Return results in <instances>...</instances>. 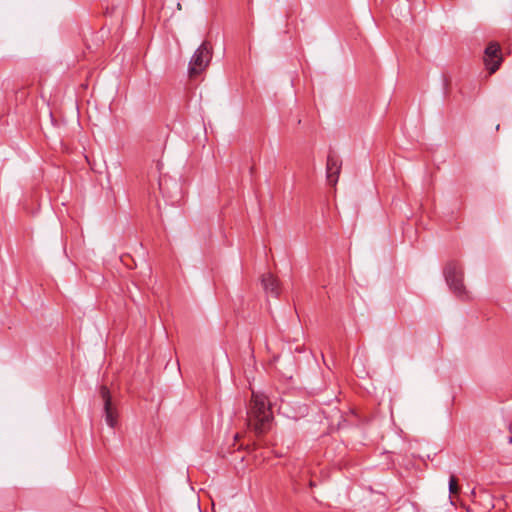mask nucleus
<instances>
[{"label":"nucleus","instance_id":"1","mask_svg":"<svg viewBox=\"0 0 512 512\" xmlns=\"http://www.w3.org/2000/svg\"><path fill=\"white\" fill-rule=\"evenodd\" d=\"M248 426L260 435L269 430L273 419L270 403L263 394L252 393L250 408L248 411Z\"/></svg>","mask_w":512,"mask_h":512},{"label":"nucleus","instance_id":"2","mask_svg":"<svg viewBox=\"0 0 512 512\" xmlns=\"http://www.w3.org/2000/svg\"><path fill=\"white\" fill-rule=\"evenodd\" d=\"M212 59V46L208 41H204L192 55L188 73L190 78H195L204 72Z\"/></svg>","mask_w":512,"mask_h":512},{"label":"nucleus","instance_id":"3","mask_svg":"<svg viewBox=\"0 0 512 512\" xmlns=\"http://www.w3.org/2000/svg\"><path fill=\"white\" fill-rule=\"evenodd\" d=\"M444 275L447 284L450 286V288L457 296L461 297L466 294L465 287L463 284V270L458 262H448L444 269Z\"/></svg>","mask_w":512,"mask_h":512},{"label":"nucleus","instance_id":"4","mask_svg":"<svg viewBox=\"0 0 512 512\" xmlns=\"http://www.w3.org/2000/svg\"><path fill=\"white\" fill-rule=\"evenodd\" d=\"M502 62L501 50L498 43L491 42L485 49L484 63L490 74L495 73Z\"/></svg>","mask_w":512,"mask_h":512},{"label":"nucleus","instance_id":"5","mask_svg":"<svg viewBox=\"0 0 512 512\" xmlns=\"http://www.w3.org/2000/svg\"><path fill=\"white\" fill-rule=\"evenodd\" d=\"M100 395L104 402V412H105V420L106 423L111 427L114 428L117 425L118 422V413L116 408L112 405V399L110 395V391L106 386H102L100 389Z\"/></svg>","mask_w":512,"mask_h":512},{"label":"nucleus","instance_id":"6","mask_svg":"<svg viewBox=\"0 0 512 512\" xmlns=\"http://www.w3.org/2000/svg\"><path fill=\"white\" fill-rule=\"evenodd\" d=\"M342 162L335 154H329L327 157L326 172L327 180L330 185H336L339 179Z\"/></svg>","mask_w":512,"mask_h":512},{"label":"nucleus","instance_id":"7","mask_svg":"<svg viewBox=\"0 0 512 512\" xmlns=\"http://www.w3.org/2000/svg\"><path fill=\"white\" fill-rule=\"evenodd\" d=\"M262 285L265 291L275 297L280 295L279 280L271 273H266L262 276Z\"/></svg>","mask_w":512,"mask_h":512},{"label":"nucleus","instance_id":"8","mask_svg":"<svg viewBox=\"0 0 512 512\" xmlns=\"http://www.w3.org/2000/svg\"><path fill=\"white\" fill-rule=\"evenodd\" d=\"M449 492L450 495H454L459 492L458 481L454 475H451L449 479Z\"/></svg>","mask_w":512,"mask_h":512},{"label":"nucleus","instance_id":"9","mask_svg":"<svg viewBox=\"0 0 512 512\" xmlns=\"http://www.w3.org/2000/svg\"><path fill=\"white\" fill-rule=\"evenodd\" d=\"M509 443H511V444H512V437H510V438H509Z\"/></svg>","mask_w":512,"mask_h":512}]
</instances>
